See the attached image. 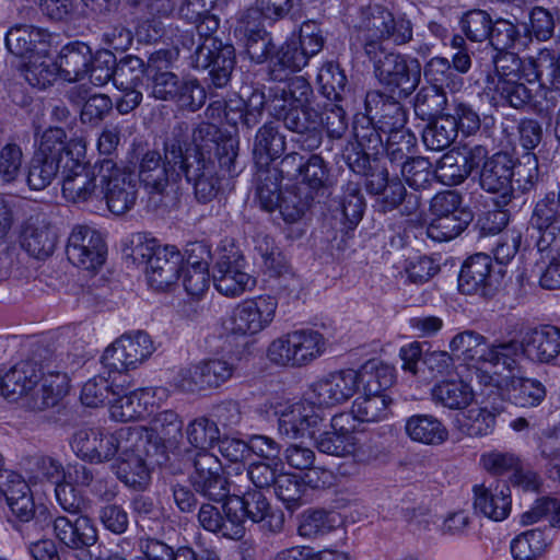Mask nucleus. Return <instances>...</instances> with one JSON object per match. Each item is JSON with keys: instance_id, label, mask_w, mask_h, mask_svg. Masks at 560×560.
Returning a JSON list of instances; mask_svg holds the SVG:
<instances>
[{"instance_id": "nucleus-1", "label": "nucleus", "mask_w": 560, "mask_h": 560, "mask_svg": "<svg viewBox=\"0 0 560 560\" xmlns=\"http://www.w3.org/2000/svg\"><path fill=\"white\" fill-rule=\"evenodd\" d=\"M312 92L311 84L303 77L268 86L271 115L283 121L284 127L295 135L293 141L305 151L317 149L323 141L320 116L306 106Z\"/></svg>"}, {"instance_id": "nucleus-2", "label": "nucleus", "mask_w": 560, "mask_h": 560, "mask_svg": "<svg viewBox=\"0 0 560 560\" xmlns=\"http://www.w3.org/2000/svg\"><path fill=\"white\" fill-rule=\"evenodd\" d=\"M540 58L521 59L516 54H501L493 58L494 70L486 78V91L492 95V100L504 106L515 109H524L528 106L538 112H549L556 106V102L546 101V105L537 104L532 90L522 82L526 79L529 83L539 81L542 75V62Z\"/></svg>"}, {"instance_id": "nucleus-3", "label": "nucleus", "mask_w": 560, "mask_h": 560, "mask_svg": "<svg viewBox=\"0 0 560 560\" xmlns=\"http://www.w3.org/2000/svg\"><path fill=\"white\" fill-rule=\"evenodd\" d=\"M189 125L176 121L163 139V155L154 149L138 154V177L150 195H165L183 178V149L187 145Z\"/></svg>"}, {"instance_id": "nucleus-4", "label": "nucleus", "mask_w": 560, "mask_h": 560, "mask_svg": "<svg viewBox=\"0 0 560 560\" xmlns=\"http://www.w3.org/2000/svg\"><path fill=\"white\" fill-rule=\"evenodd\" d=\"M412 38L411 22L398 18L383 5L370 4L358 11L353 22V32L350 37L351 47L362 49L364 56L382 52L386 43L392 40L395 45H402Z\"/></svg>"}, {"instance_id": "nucleus-5", "label": "nucleus", "mask_w": 560, "mask_h": 560, "mask_svg": "<svg viewBox=\"0 0 560 560\" xmlns=\"http://www.w3.org/2000/svg\"><path fill=\"white\" fill-rule=\"evenodd\" d=\"M195 24L198 45L189 56V65L197 70H208L211 83L223 88L235 66L234 47L213 36L219 28V20L214 15H203Z\"/></svg>"}, {"instance_id": "nucleus-6", "label": "nucleus", "mask_w": 560, "mask_h": 560, "mask_svg": "<svg viewBox=\"0 0 560 560\" xmlns=\"http://www.w3.org/2000/svg\"><path fill=\"white\" fill-rule=\"evenodd\" d=\"M238 139L224 135L215 124L201 121L189 133L184 153L189 158H214L221 171L234 176L238 173Z\"/></svg>"}, {"instance_id": "nucleus-7", "label": "nucleus", "mask_w": 560, "mask_h": 560, "mask_svg": "<svg viewBox=\"0 0 560 560\" xmlns=\"http://www.w3.org/2000/svg\"><path fill=\"white\" fill-rule=\"evenodd\" d=\"M83 152L75 158L67 156L62 164V195L67 201L85 205L97 211L102 209L101 162L86 166Z\"/></svg>"}, {"instance_id": "nucleus-8", "label": "nucleus", "mask_w": 560, "mask_h": 560, "mask_svg": "<svg viewBox=\"0 0 560 560\" xmlns=\"http://www.w3.org/2000/svg\"><path fill=\"white\" fill-rule=\"evenodd\" d=\"M327 339L317 330L299 329L275 339L268 347V359L280 366L301 368L324 354Z\"/></svg>"}, {"instance_id": "nucleus-9", "label": "nucleus", "mask_w": 560, "mask_h": 560, "mask_svg": "<svg viewBox=\"0 0 560 560\" xmlns=\"http://www.w3.org/2000/svg\"><path fill=\"white\" fill-rule=\"evenodd\" d=\"M324 46V37L319 26L312 21L304 22L300 27L298 39L285 42L271 59L270 77L277 82L283 80L280 70L292 72L302 70L311 57L317 55Z\"/></svg>"}, {"instance_id": "nucleus-10", "label": "nucleus", "mask_w": 560, "mask_h": 560, "mask_svg": "<svg viewBox=\"0 0 560 560\" xmlns=\"http://www.w3.org/2000/svg\"><path fill=\"white\" fill-rule=\"evenodd\" d=\"M120 436L125 441L117 453V477L128 487L141 490L150 479L145 464L150 445L149 435L142 429L126 427L120 429Z\"/></svg>"}, {"instance_id": "nucleus-11", "label": "nucleus", "mask_w": 560, "mask_h": 560, "mask_svg": "<svg viewBox=\"0 0 560 560\" xmlns=\"http://www.w3.org/2000/svg\"><path fill=\"white\" fill-rule=\"evenodd\" d=\"M373 63L378 82L392 91L399 90L404 96L410 95L420 82L421 67L417 59L382 48V52L365 55Z\"/></svg>"}, {"instance_id": "nucleus-12", "label": "nucleus", "mask_w": 560, "mask_h": 560, "mask_svg": "<svg viewBox=\"0 0 560 560\" xmlns=\"http://www.w3.org/2000/svg\"><path fill=\"white\" fill-rule=\"evenodd\" d=\"M101 184L104 206L116 215L125 214L136 205L138 182L126 168L118 167L110 159L101 162Z\"/></svg>"}, {"instance_id": "nucleus-13", "label": "nucleus", "mask_w": 560, "mask_h": 560, "mask_svg": "<svg viewBox=\"0 0 560 560\" xmlns=\"http://www.w3.org/2000/svg\"><path fill=\"white\" fill-rule=\"evenodd\" d=\"M278 300L271 295H259L238 303L232 312L230 331L236 336L256 335L273 322Z\"/></svg>"}, {"instance_id": "nucleus-14", "label": "nucleus", "mask_w": 560, "mask_h": 560, "mask_svg": "<svg viewBox=\"0 0 560 560\" xmlns=\"http://www.w3.org/2000/svg\"><path fill=\"white\" fill-rule=\"evenodd\" d=\"M154 350V342L145 331L125 334L105 350L103 363L119 373L135 370L150 358Z\"/></svg>"}, {"instance_id": "nucleus-15", "label": "nucleus", "mask_w": 560, "mask_h": 560, "mask_svg": "<svg viewBox=\"0 0 560 560\" xmlns=\"http://www.w3.org/2000/svg\"><path fill=\"white\" fill-rule=\"evenodd\" d=\"M361 383L362 376L359 371L353 369L334 371L311 385L310 398L318 408L337 407L350 400Z\"/></svg>"}, {"instance_id": "nucleus-16", "label": "nucleus", "mask_w": 560, "mask_h": 560, "mask_svg": "<svg viewBox=\"0 0 560 560\" xmlns=\"http://www.w3.org/2000/svg\"><path fill=\"white\" fill-rule=\"evenodd\" d=\"M192 466L189 480L195 491L213 502L224 501L230 494V486L221 460L210 452H196Z\"/></svg>"}, {"instance_id": "nucleus-17", "label": "nucleus", "mask_w": 560, "mask_h": 560, "mask_svg": "<svg viewBox=\"0 0 560 560\" xmlns=\"http://www.w3.org/2000/svg\"><path fill=\"white\" fill-rule=\"evenodd\" d=\"M502 269H495L492 258L483 253L470 256L462 267L458 288L464 294H479L491 298L497 292Z\"/></svg>"}, {"instance_id": "nucleus-18", "label": "nucleus", "mask_w": 560, "mask_h": 560, "mask_svg": "<svg viewBox=\"0 0 560 560\" xmlns=\"http://www.w3.org/2000/svg\"><path fill=\"white\" fill-rule=\"evenodd\" d=\"M69 261L84 270H96L106 258V244L102 234L89 225H75L66 247Z\"/></svg>"}, {"instance_id": "nucleus-19", "label": "nucleus", "mask_w": 560, "mask_h": 560, "mask_svg": "<svg viewBox=\"0 0 560 560\" xmlns=\"http://www.w3.org/2000/svg\"><path fill=\"white\" fill-rule=\"evenodd\" d=\"M242 253L231 245L220 255L213 275L215 289L225 296H238L256 285V280L244 270Z\"/></svg>"}, {"instance_id": "nucleus-20", "label": "nucleus", "mask_w": 560, "mask_h": 560, "mask_svg": "<svg viewBox=\"0 0 560 560\" xmlns=\"http://www.w3.org/2000/svg\"><path fill=\"white\" fill-rule=\"evenodd\" d=\"M124 441L120 429L108 433L98 428H84L73 434L71 447L83 460L100 464L113 459Z\"/></svg>"}, {"instance_id": "nucleus-21", "label": "nucleus", "mask_w": 560, "mask_h": 560, "mask_svg": "<svg viewBox=\"0 0 560 560\" xmlns=\"http://www.w3.org/2000/svg\"><path fill=\"white\" fill-rule=\"evenodd\" d=\"M214 158H189L183 152V177L194 187V194L201 203L213 200L221 190L222 176Z\"/></svg>"}, {"instance_id": "nucleus-22", "label": "nucleus", "mask_w": 560, "mask_h": 560, "mask_svg": "<svg viewBox=\"0 0 560 560\" xmlns=\"http://www.w3.org/2000/svg\"><path fill=\"white\" fill-rule=\"evenodd\" d=\"M529 224L538 232L536 246L539 252L558 250L560 206L555 191L546 192L535 202Z\"/></svg>"}, {"instance_id": "nucleus-23", "label": "nucleus", "mask_w": 560, "mask_h": 560, "mask_svg": "<svg viewBox=\"0 0 560 560\" xmlns=\"http://www.w3.org/2000/svg\"><path fill=\"white\" fill-rule=\"evenodd\" d=\"M313 399L295 402L278 404L275 415L278 417V431L281 435L295 439L306 431L314 433V429L322 422L319 408L315 407Z\"/></svg>"}, {"instance_id": "nucleus-24", "label": "nucleus", "mask_w": 560, "mask_h": 560, "mask_svg": "<svg viewBox=\"0 0 560 560\" xmlns=\"http://www.w3.org/2000/svg\"><path fill=\"white\" fill-rule=\"evenodd\" d=\"M262 18L259 8H249L240 14L234 27V36L244 44L250 60L256 63L264 62L272 48Z\"/></svg>"}, {"instance_id": "nucleus-25", "label": "nucleus", "mask_w": 560, "mask_h": 560, "mask_svg": "<svg viewBox=\"0 0 560 560\" xmlns=\"http://www.w3.org/2000/svg\"><path fill=\"white\" fill-rule=\"evenodd\" d=\"M43 516L45 526L52 525L56 538L72 549L93 546L97 541V529L93 521L86 515H79L75 520L58 516L51 520L46 509H42L37 520Z\"/></svg>"}, {"instance_id": "nucleus-26", "label": "nucleus", "mask_w": 560, "mask_h": 560, "mask_svg": "<svg viewBox=\"0 0 560 560\" xmlns=\"http://www.w3.org/2000/svg\"><path fill=\"white\" fill-rule=\"evenodd\" d=\"M158 394L166 396L167 390L163 387L130 390L122 381L113 389V399L109 400L110 416L121 422L141 419L148 413L149 398Z\"/></svg>"}, {"instance_id": "nucleus-27", "label": "nucleus", "mask_w": 560, "mask_h": 560, "mask_svg": "<svg viewBox=\"0 0 560 560\" xmlns=\"http://www.w3.org/2000/svg\"><path fill=\"white\" fill-rule=\"evenodd\" d=\"M487 154L488 151L482 145H476L465 152L451 150L439 160L436 177L444 185H459L479 166Z\"/></svg>"}, {"instance_id": "nucleus-28", "label": "nucleus", "mask_w": 560, "mask_h": 560, "mask_svg": "<svg viewBox=\"0 0 560 560\" xmlns=\"http://www.w3.org/2000/svg\"><path fill=\"white\" fill-rule=\"evenodd\" d=\"M365 113L385 135L407 130V114L404 106L380 91H370L364 100Z\"/></svg>"}, {"instance_id": "nucleus-29", "label": "nucleus", "mask_w": 560, "mask_h": 560, "mask_svg": "<svg viewBox=\"0 0 560 560\" xmlns=\"http://www.w3.org/2000/svg\"><path fill=\"white\" fill-rule=\"evenodd\" d=\"M521 339L523 357L532 363L551 364L560 354V329L556 326L528 328Z\"/></svg>"}, {"instance_id": "nucleus-30", "label": "nucleus", "mask_w": 560, "mask_h": 560, "mask_svg": "<svg viewBox=\"0 0 560 560\" xmlns=\"http://www.w3.org/2000/svg\"><path fill=\"white\" fill-rule=\"evenodd\" d=\"M40 368L35 360H22L15 363L2 377H0V394L9 400L28 398L39 383Z\"/></svg>"}, {"instance_id": "nucleus-31", "label": "nucleus", "mask_w": 560, "mask_h": 560, "mask_svg": "<svg viewBox=\"0 0 560 560\" xmlns=\"http://www.w3.org/2000/svg\"><path fill=\"white\" fill-rule=\"evenodd\" d=\"M513 160L506 153H495L486 160L479 177L480 186L483 190L491 194H500L503 203L511 201L514 187Z\"/></svg>"}, {"instance_id": "nucleus-32", "label": "nucleus", "mask_w": 560, "mask_h": 560, "mask_svg": "<svg viewBox=\"0 0 560 560\" xmlns=\"http://www.w3.org/2000/svg\"><path fill=\"white\" fill-rule=\"evenodd\" d=\"M240 509L241 505L235 500L229 501L228 497L222 505L224 515L215 505L207 503L200 506L198 521L206 530L221 534L230 539H241L245 534V526L238 523L235 514Z\"/></svg>"}, {"instance_id": "nucleus-33", "label": "nucleus", "mask_w": 560, "mask_h": 560, "mask_svg": "<svg viewBox=\"0 0 560 560\" xmlns=\"http://www.w3.org/2000/svg\"><path fill=\"white\" fill-rule=\"evenodd\" d=\"M56 229L39 217L30 218L22 226L21 246L37 259L49 257L56 247Z\"/></svg>"}, {"instance_id": "nucleus-34", "label": "nucleus", "mask_w": 560, "mask_h": 560, "mask_svg": "<svg viewBox=\"0 0 560 560\" xmlns=\"http://www.w3.org/2000/svg\"><path fill=\"white\" fill-rule=\"evenodd\" d=\"M182 262L183 256L175 246L158 247L155 256L145 267L149 284L156 290L166 289L178 279Z\"/></svg>"}, {"instance_id": "nucleus-35", "label": "nucleus", "mask_w": 560, "mask_h": 560, "mask_svg": "<svg viewBox=\"0 0 560 560\" xmlns=\"http://www.w3.org/2000/svg\"><path fill=\"white\" fill-rule=\"evenodd\" d=\"M40 387L28 398L27 408L33 411H43L56 406L69 390V377L67 373L59 371H45L39 364Z\"/></svg>"}, {"instance_id": "nucleus-36", "label": "nucleus", "mask_w": 560, "mask_h": 560, "mask_svg": "<svg viewBox=\"0 0 560 560\" xmlns=\"http://www.w3.org/2000/svg\"><path fill=\"white\" fill-rule=\"evenodd\" d=\"M474 508L476 512L486 517L500 522L505 520L511 512V491L506 485L486 487L474 486Z\"/></svg>"}, {"instance_id": "nucleus-37", "label": "nucleus", "mask_w": 560, "mask_h": 560, "mask_svg": "<svg viewBox=\"0 0 560 560\" xmlns=\"http://www.w3.org/2000/svg\"><path fill=\"white\" fill-rule=\"evenodd\" d=\"M405 433L413 442L439 446L448 440L446 425L433 415L419 413L406 419Z\"/></svg>"}, {"instance_id": "nucleus-38", "label": "nucleus", "mask_w": 560, "mask_h": 560, "mask_svg": "<svg viewBox=\"0 0 560 560\" xmlns=\"http://www.w3.org/2000/svg\"><path fill=\"white\" fill-rule=\"evenodd\" d=\"M55 65L65 80L80 81L89 73L92 65L90 47L83 43L69 44L61 49Z\"/></svg>"}, {"instance_id": "nucleus-39", "label": "nucleus", "mask_w": 560, "mask_h": 560, "mask_svg": "<svg viewBox=\"0 0 560 560\" xmlns=\"http://www.w3.org/2000/svg\"><path fill=\"white\" fill-rule=\"evenodd\" d=\"M285 151V137L279 127L272 122H265L258 128L253 143V154L256 165L266 166L279 159Z\"/></svg>"}, {"instance_id": "nucleus-40", "label": "nucleus", "mask_w": 560, "mask_h": 560, "mask_svg": "<svg viewBox=\"0 0 560 560\" xmlns=\"http://www.w3.org/2000/svg\"><path fill=\"white\" fill-rule=\"evenodd\" d=\"M78 150L84 153V147L80 142H67V133L62 128L50 127L42 133L34 154L49 160H58V163L62 165L67 161V156L75 158Z\"/></svg>"}, {"instance_id": "nucleus-41", "label": "nucleus", "mask_w": 560, "mask_h": 560, "mask_svg": "<svg viewBox=\"0 0 560 560\" xmlns=\"http://www.w3.org/2000/svg\"><path fill=\"white\" fill-rule=\"evenodd\" d=\"M474 397L470 385L462 380L442 381L431 388L433 402L451 410L467 408Z\"/></svg>"}, {"instance_id": "nucleus-42", "label": "nucleus", "mask_w": 560, "mask_h": 560, "mask_svg": "<svg viewBox=\"0 0 560 560\" xmlns=\"http://www.w3.org/2000/svg\"><path fill=\"white\" fill-rule=\"evenodd\" d=\"M523 355L522 339H495L482 350L479 361L493 366L502 365L509 372L520 368L518 357Z\"/></svg>"}, {"instance_id": "nucleus-43", "label": "nucleus", "mask_w": 560, "mask_h": 560, "mask_svg": "<svg viewBox=\"0 0 560 560\" xmlns=\"http://www.w3.org/2000/svg\"><path fill=\"white\" fill-rule=\"evenodd\" d=\"M47 31L33 25H15L5 36L8 50L19 57H24L36 49L38 44L47 42Z\"/></svg>"}, {"instance_id": "nucleus-44", "label": "nucleus", "mask_w": 560, "mask_h": 560, "mask_svg": "<svg viewBox=\"0 0 560 560\" xmlns=\"http://www.w3.org/2000/svg\"><path fill=\"white\" fill-rule=\"evenodd\" d=\"M281 179L276 166L257 165L256 195L264 210L273 211L277 208L281 196Z\"/></svg>"}, {"instance_id": "nucleus-45", "label": "nucleus", "mask_w": 560, "mask_h": 560, "mask_svg": "<svg viewBox=\"0 0 560 560\" xmlns=\"http://www.w3.org/2000/svg\"><path fill=\"white\" fill-rule=\"evenodd\" d=\"M236 501L241 509L235 512L238 523L244 526L245 518L254 523L264 521L271 511V506L262 490H238V494L229 495V501Z\"/></svg>"}, {"instance_id": "nucleus-46", "label": "nucleus", "mask_w": 560, "mask_h": 560, "mask_svg": "<svg viewBox=\"0 0 560 560\" xmlns=\"http://www.w3.org/2000/svg\"><path fill=\"white\" fill-rule=\"evenodd\" d=\"M392 400L385 393L366 392L352 404L359 422H378L387 418Z\"/></svg>"}, {"instance_id": "nucleus-47", "label": "nucleus", "mask_w": 560, "mask_h": 560, "mask_svg": "<svg viewBox=\"0 0 560 560\" xmlns=\"http://www.w3.org/2000/svg\"><path fill=\"white\" fill-rule=\"evenodd\" d=\"M509 386L513 402L523 408L537 407L547 393L545 385L536 378L512 376Z\"/></svg>"}, {"instance_id": "nucleus-48", "label": "nucleus", "mask_w": 560, "mask_h": 560, "mask_svg": "<svg viewBox=\"0 0 560 560\" xmlns=\"http://www.w3.org/2000/svg\"><path fill=\"white\" fill-rule=\"evenodd\" d=\"M457 137L455 120L442 115L431 121L422 132L427 149L442 151L448 148Z\"/></svg>"}, {"instance_id": "nucleus-49", "label": "nucleus", "mask_w": 560, "mask_h": 560, "mask_svg": "<svg viewBox=\"0 0 560 560\" xmlns=\"http://www.w3.org/2000/svg\"><path fill=\"white\" fill-rule=\"evenodd\" d=\"M548 544L541 529H529L512 540L511 553L515 560H536L544 555Z\"/></svg>"}, {"instance_id": "nucleus-50", "label": "nucleus", "mask_w": 560, "mask_h": 560, "mask_svg": "<svg viewBox=\"0 0 560 560\" xmlns=\"http://www.w3.org/2000/svg\"><path fill=\"white\" fill-rule=\"evenodd\" d=\"M541 179L538 159L534 153L526 152L513 161L512 186L522 194L536 188Z\"/></svg>"}, {"instance_id": "nucleus-51", "label": "nucleus", "mask_w": 560, "mask_h": 560, "mask_svg": "<svg viewBox=\"0 0 560 560\" xmlns=\"http://www.w3.org/2000/svg\"><path fill=\"white\" fill-rule=\"evenodd\" d=\"M320 93L330 101L341 102L349 93L347 77L339 65L328 62L317 74Z\"/></svg>"}, {"instance_id": "nucleus-52", "label": "nucleus", "mask_w": 560, "mask_h": 560, "mask_svg": "<svg viewBox=\"0 0 560 560\" xmlns=\"http://www.w3.org/2000/svg\"><path fill=\"white\" fill-rule=\"evenodd\" d=\"M447 97L444 90L428 85L421 88L416 94L415 114L422 120H431L442 116Z\"/></svg>"}, {"instance_id": "nucleus-53", "label": "nucleus", "mask_w": 560, "mask_h": 560, "mask_svg": "<svg viewBox=\"0 0 560 560\" xmlns=\"http://www.w3.org/2000/svg\"><path fill=\"white\" fill-rule=\"evenodd\" d=\"M470 213L432 217L427 235L435 242H447L458 236L469 224Z\"/></svg>"}, {"instance_id": "nucleus-54", "label": "nucleus", "mask_w": 560, "mask_h": 560, "mask_svg": "<svg viewBox=\"0 0 560 560\" xmlns=\"http://www.w3.org/2000/svg\"><path fill=\"white\" fill-rule=\"evenodd\" d=\"M186 438L197 452H209L219 441L218 423L207 417H199L187 424Z\"/></svg>"}, {"instance_id": "nucleus-55", "label": "nucleus", "mask_w": 560, "mask_h": 560, "mask_svg": "<svg viewBox=\"0 0 560 560\" xmlns=\"http://www.w3.org/2000/svg\"><path fill=\"white\" fill-rule=\"evenodd\" d=\"M150 424L151 430L170 447L177 446L183 438L184 422L174 410L167 409L158 412Z\"/></svg>"}, {"instance_id": "nucleus-56", "label": "nucleus", "mask_w": 560, "mask_h": 560, "mask_svg": "<svg viewBox=\"0 0 560 560\" xmlns=\"http://www.w3.org/2000/svg\"><path fill=\"white\" fill-rule=\"evenodd\" d=\"M424 78L432 86L444 90H457L462 86L463 80L454 72L451 62L444 57H433L424 66Z\"/></svg>"}, {"instance_id": "nucleus-57", "label": "nucleus", "mask_w": 560, "mask_h": 560, "mask_svg": "<svg viewBox=\"0 0 560 560\" xmlns=\"http://www.w3.org/2000/svg\"><path fill=\"white\" fill-rule=\"evenodd\" d=\"M382 133L384 132L378 129L374 120L370 119L366 113L353 122L355 145L366 150V152H372L375 156L384 151Z\"/></svg>"}, {"instance_id": "nucleus-58", "label": "nucleus", "mask_w": 560, "mask_h": 560, "mask_svg": "<svg viewBox=\"0 0 560 560\" xmlns=\"http://www.w3.org/2000/svg\"><path fill=\"white\" fill-rule=\"evenodd\" d=\"M337 524V514L325 510H306L302 513L299 534L313 538L331 532Z\"/></svg>"}, {"instance_id": "nucleus-59", "label": "nucleus", "mask_w": 560, "mask_h": 560, "mask_svg": "<svg viewBox=\"0 0 560 560\" xmlns=\"http://www.w3.org/2000/svg\"><path fill=\"white\" fill-rule=\"evenodd\" d=\"M60 170L61 163H58V160H49L34 154L27 170L28 187L33 190L45 189L52 183Z\"/></svg>"}, {"instance_id": "nucleus-60", "label": "nucleus", "mask_w": 560, "mask_h": 560, "mask_svg": "<svg viewBox=\"0 0 560 560\" xmlns=\"http://www.w3.org/2000/svg\"><path fill=\"white\" fill-rule=\"evenodd\" d=\"M417 138L410 130H400L388 133L384 151L392 164L402 166L405 161H409L415 153Z\"/></svg>"}, {"instance_id": "nucleus-61", "label": "nucleus", "mask_w": 560, "mask_h": 560, "mask_svg": "<svg viewBox=\"0 0 560 560\" xmlns=\"http://www.w3.org/2000/svg\"><path fill=\"white\" fill-rule=\"evenodd\" d=\"M487 345V339L475 330H465L456 334L450 341V350L453 355L463 361L470 362L479 360L482 351L481 346Z\"/></svg>"}, {"instance_id": "nucleus-62", "label": "nucleus", "mask_w": 560, "mask_h": 560, "mask_svg": "<svg viewBox=\"0 0 560 560\" xmlns=\"http://www.w3.org/2000/svg\"><path fill=\"white\" fill-rule=\"evenodd\" d=\"M277 498L285 504L289 510H295L301 504V499L306 490L302 478L294 474H279L275 483Z\"/></svg>"}, {"instance_id": "nucleus-63", "label": "nucleus", "mask_w": 560, "mask_h": 560, "mask_svg": "<svg viewBox=\"0 0 560 560\" xmlns=\"http://www.w3.org/2000/svg\"><path fill=\"white\" fill-rule=\"evenodd\" d=\"M341 212L349 226H355L362 219L365 202L361 194V184L359 182L349 180L342 190L340 199Z\"/></svg>"}, {"instance_id": "nucleus-64", "label": "nucleus", "mask_w": 560, "mask_h": 560, "mask_svg": "<svg viewBox=\"0 0 560 560\" xmlns=\"http://www.w3.org/2000/svg\"><path fill=\"white\" fill-rule=\"evenodd\" d=\"M459 26L467 39L481 43L489 37L492 19L486 11L475 9L467 11L460 18Z\"/></svg>"}]
</instances>
